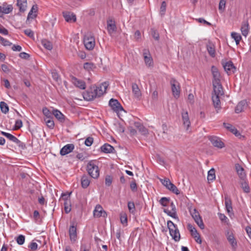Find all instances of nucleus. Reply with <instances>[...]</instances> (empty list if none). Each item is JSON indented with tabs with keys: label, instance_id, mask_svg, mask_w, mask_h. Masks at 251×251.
Returning a JSON list of instances; mask_svg holds the SVG:
<instances>
[{
	"label": "nucleus",
	"instance_id": "nucleus-26",
	"mask_svg": "<svg viewBox=\"0 0 251 251\" xmlns=\"http://www.w3.org/2000/svg\"><path fill=\"white\" fill-rule=\"evenodd\" d=\"M1 8L3 15V14H7L11 13L13 9L11 4H7V3H3L2 6H1Z\"/></svg>",
	"mask_w": 251,
	"mask_h": 251
},
{
	"label": "nucleus",
	"instance_id": "nucleus-21",
	"mask_svg": "<svg viewBox=\"0 0 251 251\" xmlns=\"http://www.w3.org/2000/svg\"><path fill=\"white\" fill-rule=\"evenodd\" d=\"M247 106V102L246 100H242L239 102L235 109V112L236 113H239L244 111Z\"/></svg>",
	"mask_w": 251,
	"mask_h": 251
},
{
	"label": "nucleus",
	"instance_id": "nucleus-60",
	"mask_svg": "<svg viewBox=\"0 0 251 251\" xmlns=\"http://www.w3.org/2000/svg\"><path fill=\"white\" fill-rule=\"evenodd\" d=\"M51 75L53 79L55 81H58L59 78L58 74L55 70H53L51 72Z\"/></svg>",
	"mask_w": 251,
	"mask_h": 251
},
{
	"label": "nucleus",
	"instance_id": "nucleus-7",
	"mask_svg": "<svg viewBox=\"0 0 251 251\" xmlns=\"http://www.w3.org/2000/svg\"><path fill=\"white\" fill-rule=\"evenodd\" d=\"M170 84L173 96L178 99L180 96V86L179 83L175 78H172L170 80Z\"/></svg>",
	"mask_w": 251,
	"mask_h": 251
},
{
	"label": "nucleus",
	"instance_id": "nucleus-37",
	"mask_svg": "<svg viewBox=\"0 0 251 251\" xmlns=\"http://www.w3.org/2000/svg\"><path fill=\"white\" fill-rule=\"evenodd\" d=\"M170 191H172L173 193L176 195H178L180 193L179 190L177 189V188L173 184L171 181L168 185V186L166 188Z\"/></svg>",
	"mask_w": 251,
	"mask_h": 251
},
{
	"label": "nucleus",
	"instance_id": "nucleus-38",
	"mask_svg": "<svg viewBox=\"0 0 251 251\" xmlns=\"http://www.w3.org/2000/svg\"><path fill=\"white\" fill-rule=\"evenodd\" d=\"M38 7L37 5H33L27 16V19L32 18L33 19L36 17V14H33V13H36L37 11Z\"/></svg>",
	"mask_w": 251,
	"mask_h": 251
},
{
	"label": "nucleus",
	"instance_id": "nucleus-48",
	"mask_svg": "<svg viewBox=\"0 0 251 251\" xmlns=\"http://www.w3.org/2000/svg\"><path fill=\"white\" fill-rule=\"evenodd\" d=\"M127 207L129 212L131 213H134L135 211V207L134 203L132 201H129L127 203Z\"/></svg>",
	"mask_w": 251,
	"mask_h": 251
},
{
	"label": "nucleus",
	"instance_id": "nucleus-42",
	"mask_svg": "<svg viewBox=\"0 0 251 251\" xmlns=\"http://www.w3.org/2000/svg\"><path fill=\"white\" fill-rule=\"evenodd\" d=\"M231 36L232 38L235 40L236 45H238L242 39L241 36L239 33L236 32H232Z\"/></svg>",
	"mask_w": 251,
	"mask_h": 251
},
{
	"label": "nucleus",
	"instance_id": "nucleus-54",
	"mask_svg": "<svg viewBox=\"0 0 251 251\" xmlns=\"http://www.w3.org/2000/svg\"><path fill=\"white\" fill-rule=\"evenodd\" d=\"M14 143H16L19 148H21L22 149H25L26 148L25 144L19 140L17 138Z\"/></svg>",
	"mask_w": 251,
	"mask_h": 251
},
{
	"label": "nucleus",
	"instance_id": "nucleus-9",
	"mask_svg": "<svg viewBox=\"0 0 251 251\" xmlns=\"http://www.w3.org/2000/svg\"><path fill=\"white\" fill-rule=\"evenodd\" d=\"M109 105L117 114L122 111H124L123 107L117 100L111 99L109 101Z\"/></svg>",
	"mask_w": 251,
	"mask_h": 251
},
{
	"label": "nucleus",
	"instance_id": "nucleus-50",
	"mask_svg": "<svg viewBox=\"0 0 251 251\" xmlns=\"http://www.w3.org/2000/svg\"><path fill=\"white\" fill-rule=\"evenodd\" d=\"M70 201H68L67 202H63L64 205L65 211L66 213H69L71 210Z\"/></svg>",
	"mask_w": 251,
	"mask_h": 251
},
{
	"label": "nucleus",
	"instance_id": "nucleus-17",
	"mask_svg": "<svg viewBox=\"0 0 251 251\" xmlns=\"http://www.w3.org/2000/svg\"><path fill=\"white\" fill-rule=\"evenodd\" d=\"M69 232L71 242H75L77 239L76 227L74 225L71 226L69 228Z\"/></svg>",
	"mask_w": 251,
	"mask_h": 251
},
{
	"label": "nucleus",
	"instance_id": "nucleus-27",
	"mask_svg": "<svg viewBox=\"0 0 251 251\" xmlns=\"http://www.w3.org/2000/svg\"><path fill=\"white\" fill-rule=\"evenodd\" d=\"M207 50L209 55L212 57H215L216 55V50L215 45L211 43H209L206 46Z\"/></svg>",
	"mask_w": 251,
	"mask_h": 251
},
{
	"label": "nucleus",
	"instance_id": "nucleus-28",
	"mask_svg": "<svg viewBox=\"0 0 251 251\" xmlns=\"http://www.w3.org/2000/svg\"><path fill=\"white\" fill-rule=\"evenodd\" d=\"M52 115L60 122H64L65 116L58 110L53 109L52 110Z\"/></svg>",
	"mask_w": 251,
	"mask_h": 251
},
{
	"label": "nucleus",
	"instance_id": "nucleus-4",
	"mask_svg": "<svg viewBox=\"0 0 251 251\" xmlns=\"http://www.w3.org/2000/svg\"><path fill=\"white\" fill-rule=\"evenodd\" d=\"M225 235L227 240L231 246L232 250L233 251H236L237 248V241L235 237L233 229H226L225 231Z\"/></svg>",
	"mask_w": 251,
	"mask_h": 251
},
{
	"label": "nucleus",
	"instance_id": "nucleus-20",
	"mask_svg": "<svg viewBox=\"0 0 251 251\" xmlns=\"http://www.w3.org/2000/svg\"><path fill=\"white\" fill-rule=\"evenodd\" d=\"M63 15L65 20L67 22H75L76 21L75 15L69 12H63Z\"/></svg>",
	"mask_w": 251,
	"mask_h": 251
},
{
	"label": "nucleus",
	"instance_id": "nucleus-35",
	"mask_svg": "<svg viewBox=\"0 0 251 251\" xmlns=\"http://www.w3.org/2000/svg\"><path fill=\"white\" fill-rule=\"evenodd\" d=\"M225 206L226 208V210L228 213H232V202L230 198L228 197H225Z\"/></svg>",
	"mask_w": 251,
	"mask_h": 251
},
{
	"label": "nucleus",
	"instance_id": "nucleus-63",
	"mask_svg": "<svg viewBox=\"0 0 251 251\" xmlns=\"http://www.w3.org/2000/svg\"><path fill=\"white\" fill-rule=\"evenodd\" d=\"M151 34L154 39H155L156 40H159V34L155 30H154V29L151 30Z\"/></svg>",
	"mask_w": 251,
	"mask_h": 251
},
{
	"label": "nucleus",
	"instance_id": "nucleus-44",
	"mask_svg": "<svg viewBox=\"0 0 251 251\" xmlns=\"http://www.w3.org/2000/svg\"><path fill=\"white\" fill-rule=\"evenodd\" d=\"M171 202V201H170V199L167 198L166 197H163L159 201L160 203L163 206H169V205L170 204Z\"/></svg>",
	"mask_w": 251,
	"mask_h": 251
},
{
	"label": "nucleus",
	"instance_id": "nucleus-36",
	"mask_svg": "<svg viewBox=\"0 0 251 251\" xmlns=\"http://www.w3.org/2000/svg\"><path fill=\"white\" fill-rule=\"evenodd\" d=\"M215 171L214 168L211 169L207 174V180L209 183L212 182L215 179Z\"/></svg>",
	"mask_w": 251,
	"mask_h": 251
},
{
	"label": "nucleus",
	"instance_id": "nucleus-1",
	"mask_svg": "<svg viewBox=\"0 0 251 251\" xmlns=\"http://www.w3.org/2000/svg\"><path fill=\"white\" fill-rule=\"evenodd\" d=\"M108 86V83L104 82L98 86H91L88 90L83 93V99L87 101H91L96 98L100 97L106 93Z\"/></svg>",
	"mask_w": 251,
	"mask_h": 251
},
{
	"label": "nucleus",
	"instance_id": "nucleus-16",
	"mask_svg": "<svg viewBox=\"0 0 251 251\" xmlns=\"http://www.w3.org/2000/svg\"><path fill=\"white\" fill-rule=\"evenodd\" d=\"M75 149L73 144H68L64 146L60 150V153L61 155H65L71 152Z\"/></svg>",
	"mask_w": 251,
	"mask_h": 251
},
{
	"label": "nucleus",
	"instance_id": "nucleus-19",
	"mask_svg": "<svg viewBox=\"0 0 251 251\" xmlns=\"http://www.w3.org/2000/svg\"><path fill=\"white\" fill-rule=\"evenodd\" d=\"M214 95L222 96L224 94L223 87L221 82H217V84L213 83Z\"/></svg>",
	"mask_w": 251,
	"mask_h": 251
},
{
	"label": "nucleus",
	"instance_id": "nucleus-40",
	"mask_svg": "<svg viewBox=\"0 0 251 251\" xmlns=\"http://www.w3.org/2000/svg\"><path fill=\"white\" fill-rule=\"evenodd\" d=\"M83 68L85 70L90 71L96 68V66L93 63L86 62L84 64Z\"/></svg>",
	"mask_w": 251,
	"mask_h": 251
},
{
	"label": "nucleus",
	"instance_id": "nucleus-62",
	"mask_svg": "<svg viewBox=\"0 0 251 251\" xmlns=\"http://www.w3.org/2000/svg\"><path fill=\"white\" fill-rule=\"evenodd\" d=\"M160 181L161 182L162 184L166 188L167 187V186H168V185L170 182V180H169V179L168 178L160 179Z\"/></svg>",
	"mask_w": 251,
	"mask_h": 251
},
{
	"label": "nucleus",
	"instance_id": "nucleus-14",
	"mask_svg": "<svg viewBox=\"0 0 251 251\" xmlns=\"http://www.w3.org/2000/svg\"><path fill=\"white\" fill-rule=\"evenodd\" d=\"M107 29L108 33L111 35L114 33L117 30L115 22L112 19H109L107 21Z\"/></svg>",
	"mask_w": 251,
	"mask_h": 251
},
{
	"label": "nucleus",
	"instance_id": "nucleus-61",
	"mask_svg": "<svg viewBox=\"0 0 251 251\" xmlns=\"http://www.w3.org/2000/svg\"><path fill=\"white\" fill-rule=\"evenodd\" d=\"M24 33L25 35L29 37H32L34 36L33 32L30 29H26L24 30Z\"/></svg>",
	"mask_w": 251,
	"mask_h": 251
},
{
	"label": "nucleus",
	"instance_id": "nucleus-46",
	"mask_svg": "<svg viewBox=\"0 0 251 251\" xmlns=\"http://www.w3.org/2000/svg\"><path fill=\"white\" fill-rule=\"evenodd\" d=\"M17 243L20 245H22L24 244L25 241V236L23 235H19L16 238Z\"/></svg>",
	"mask_w": 251,
	"mask_h": 251
},
{
	"label": "nucleus",
	"instance_id": "nucleus-30",
	"mask_svg": "<svg viewBox=\"0 0 251 251\" xmlns=\"http://www.w3.org/2000/svg\"><path fill=\"white\" fill-rule=\"evenodd\" d=\"M134 126L142 135H147L148 133V129L140 123L135 122Z\"/></svg>",
	"mask_w": 251,
	"mask_h": 251
},
{
	"label": "nucleus",
	"instance_id": "nucleus-45",
	"mask_svg": "<svg viewBox=\"0 0 251 251\" xmlns=\"http://www.w3.org/2000/svg\"><path fill=\"white\" fill-rule=\"evenodd\" d=\"M45 122L47 126L50 128L52 129L54 126V123L52 118H45Z\"/></svg>",
	"mask_w": 251,
	"mask_h": 251
},
{
	"label": "nucleus",
	"instance_id": "nucleus-49",
	"mask_svg": "<svg viewBox=\"0 0 251 251\" xmlns=\"http://www.w3.org/2000/svg\"><path fill=\"white\" fill-rule=\"evenodd\" d=\"M167 4L165 1H163L160 8V14L161 16H163L165 15L166 10Z\"/></svg>",
	"mask_w": 251,
	"mask_h": 251
},
{
	"label": "nucleus",
	"instance_id": "nucleus-55",
	"mask_svg": "<svg viewBox=\"0 0 251 251\" xmlns=\"http://www.w3.org/2000/svg\"><path fill=\"white\" fill-rule=\"evenodd\" d=\"M28 248L31 251H35L38 248V245L36 243L32 242L28 245Z\"/></svg>",
	"mask_w": 251,
	"mask_h": 251
},
{
	"label": "nucleus",
	"instance_id": "nucleus-2",
	"mask_svg": "<svg viewBox=\"0 0 251 251\" xmlns=\"http://www.w3.org/2000/svg\"><path fill=\"white\" fill-rule=\"evenodd\" d=\"M86 170L88 175L94 179H97L100 176V169L98 161L96 160L89 161L86 166Z\"/></svg>",
	"mask_w": 251,
	"mask_h": 251
},
{
	"label": "nucleus",
	"instance_id": "nucleus-43",
	"mask_svg": "<svg viewBox=\"0 0 251 251\" xmlns=\"http://www.w3.org/2000/svg\"><path fill=\"white\" fill-rule=\"evenodd\" d=\"M0 133L2 135H3L5 137H6V138H7L9 140L12 141L14 143V142L15 141V140H16V139L17 138V137H16L15 136H14L13 135L11 134L10 133H9L4 132V131H1L0 132Z\"/></svg>",
	"mask_w": 251,
	"mask_h": 251
},
{
	"label": "nucleus",
	"instance_id": "nucleus-18",
	"mask_svg": "<svg viewBox=\"0 0 251 251\" xmlns=\"http://www.w3.org/2000/svg\"><path fill=\"white\" fill-rule=\"evenodd\" d=\"M223 66L225 70L228 74L233 73L236 70V68L230 61L226 62L225 64H223Z\"/></svg>",
	"mask_w": 251,
	"mask_h": 251
},
{
	"label": "nucleus",
	"instance_id": "nucleus-29",
	"mask_svg": "<svg viewBox=\"0 0 251 251\" xmlns=\"http://www.w3.org/2000/svg\"><path fill=\"white\" fill-rule=\"evenodd\" d=\"M249 23L248 21H243L242 23L241 31L243 36L246 37L249 34Z\"/></svg>",
	"mask_w": 251,
	"mask_h": 251
},
{
	"label": "nucleus",
	"instance_id": "nucleus-59",
	"mask_svg": "<svg viewBox=\"0 0 251 251\" xmlns=\"http://www.w3.org/2000/svg\"><path fill=\"white\" fill-rule=\"evenodd\" d=\"M120 220L121 223L124 225H127V216L126 214H124L123 215H121L120 217Z\"/></svg>",
	"mask_w": 251,
	"mask_h": 251
},
{
	"label": "nucleus",
	"instance_id": "nucleus-34",
	"mask_svg": "<svg viewBox=\"0 0 251 251\" xmlns=\"http://www.w3.org/2000/svg\"><path fill=\"white\" fill-rule=\"evenodd\" d=\"M236 172L241 179H244L246 176L243 168L238 164L235 165Z\"/></svg>",
	"mask_w": 251,
	"mask_h": 251
},
{
	"label": "nucleus",
	"instance_id": "nucleus-53",
	"mask_svg": "<svg viewBox=\"0 0 251 251\" xmlns=\"http://www.w3.org/2000/svg\"><path fill=\"white\" fill-rule=\"evenodd\" d=\"M70 194H62L61 197L60 199V201H62L63 202H67L68 201H70Z\"/></svg>",
	"mask_w": 251,
	"mask_h": 251
},
{
	"label": "nucleus",
	"instance_id": "nucleus-23",
	"mask_svg": "<svg viewBox=\"0 0 251 251\" xmlns=\"http://www.w3.org/2000/svg\"><path fill=\"white\" fill-rule=\"evenodd\" d=\"M144 61L145 64L148 67H152L153 66V60L152 58L148 52H144L143 53Z\"/></svg>",
	"mask_w": 251,
	"mask_h": 251
},
{
	"label": "nucleus",
	"instance_id": "nucleus-15",
	"mask_svg": "<svg viewBox=\"0 0 251 251\" xmlns=\"http://www.w3.org/2000/svg\"><path fill=\"white\" fill-rule=\"evenodd\" d=\"M211 72H212V74L213 77V79L212 80V83H214L217 84V82H221V80H220L221 75H220V74L219 72L218 71L217 68L214 66H212Z\"/></svg>",
	"mask_w": 251,
	"mask_h": 251
},
{
	"label": "nucleus",
	"instance_id": "nucleus-8",
	"mask_svg": "<svg viewBox=\"0 0 251 251\" xmlns=\"http://www.w3.org/2000/svg\"><path fill=\"white\" fill-rule=\"evenodd\" d=\"M181 115L183 127L186 131L190 132L189 129L191 126V122L188 111L183 109L181 111Z\"/></svg>",
	"mask_w": 251,
	"mask_h": 251
},
{
	"label": "nucleus",
	"instance_id": "nucleus-13",
	"mask_svg": "<svg viewBox=\"0 0 251 251\" xmlns=\"http://www.w3.org/2000/svg\"><path fill=\"white\" fill-rule=\"evenodd\" d=\"M71 81L72 83L76 87L84 90L86 88V83L85 81L79 79L75 76L71 77Z\"/></svg>",
	"mask_w": 251,
	"mask_h": 251
},
{
	"label": "nucleus",
	"instance_id": "nucleus-22",
	"mask_svg": "<svg viewBox=\"0 0 251 251\" xmlns=\"http://www.w3.org/2000/svg\"><path fill=\"white\" fill-rule=\"evenodd\" d=\"M220 96L213 95L212 98L213 105L215 108L216 109V111L217 113L219 112V111L221 108V102L220 100Z\"/></svg>",
	"mask_w": 251,
	"mask_h": 251
},
{
	"label": "nucleus",
	"instance_id": "nucleus-5",
	"mask_svg": "<svg viewBox=\"0 0 251 251\" xmlns=\"http://www.w3.org/2000/svg\"><path fill=\"white\" fill-rule=\"evenodd\" d=\"M83 41L85 48L88 50L93 49L95 46V38L91 32H87L85 35Z\"/></svg>",
	"mask_w": 251,
	"mask_h": 251
},
{
	"label": "nucleus",
	"instance_id": "nucleus-56",
	"mask_svg": "<svg viewBox=\"0 0 251 251\" xmlns=\"http://www.w3.org/2000/svg\"><path fill=\"white\" fill-rule=\"evenodd\" d=\"M93 138L91 137H89L85 139V145L87 147H90L93 143Z\"/></svg>",
	"mask_w": 251,
	"mask_h": 251
},
{
	"label": "nucleus",
	"instance_id": "nucleus-57",
	"mask_svg": "<svg viewBox=\"0 0 251 251\" xmlns=\"http://www.w3.org/2000/svg\"><path fill=\"white\" fill-rule=\"evenodd\" d=\"M130 188L132 192H137V184L135 181H133L130 183Z\"/></svg>",
	"mask_w": 251,
	"mask_h": 251
},
{
	"label": "nucleus",
	"instance_id": "nucleus-3",
	"mask_svg": "<svg viewBox=\"0 0 251 251\" xmlns=\"http://www.w3.org/2000/svg\"><path fill=\"white\" fill-rule=\"evenodd\" d=\"M167 226L169 229L170 234L172 238L176 242L179 241L180 239V235L177 226L171 221H169L167 222Z\"/></svg>",
	"mask_w": 251,
	"mask_h": 251
},
{
	"label": "nucleus",
	"instance_id": "nucleus-33",
	"mask_svg": "<svg viewBox=\"0 0 251 251\" xmlns=\"http://www.w3.org/2000/svg\"><path fill=\"white\" fill-rule=\"evenodd\" d=\"M90 183V180L89 177L86 176L84 175L81 177V186L83 188H87Z\"/></svg>",
	"mask_w": 251,
	"mask_h": 251
},
{
	"label": "nucleus",
	"instance_id": "nucleus-64",
	"mask_svg": "<svg viewBox=\"0 0 251 251\" xmlns=\"http://www.w3.org/2000/svg\"><path fill=\"white\" fill-rule=\"evenodd\" d=\"M23 126L22 121L21 120H18L15 122V128L19 129Z\"/></svg>",
	"mask_w": 251,
	"mask_h": 251
},
{
	"label": "nucleus",
	"instance_id": "nucleus-58",
	"mask_svg": "<svg viewBox=\"0 0 251 251\" xmlns=\"http://www.w3.org/2000/svg\"><path fill=\"white\" fill-rule=\"evenodd\" d=\"M112 182V178L111 176H106L105 179V185L107 186H109L111 185Z\"/></svg>",
	"mask_w": 251,
	"mask_h": 251
},
{
	"label": "nucleus",
	"instance_id": "nucleus-6",
	"mask_svg": "<svg viewBox=\"0 0 251 251\" xmlns=\"http://www.w3.org/2000/svg\"><path fill=\"white\" fill-rule=\"evenodd\" d=\"M190 213L195 222L201 229H203L205 227L201 217L200 216L199 212L196 208H191Z\"/></svg>",
	"mask_w": 251,
	"mask_h": 251
},
{
	"label": "nucleus",
	"instance_id": "nucleus-47",
	"mask_svg": "<svg viewBox=\"0 0 251 251\" xmlns=\"http://www.w3.org/2000/svg\"><path fill=\"white\" fill-rule=\"evenodd\" d=\"M43 113L44 115L46 117V118H52V112H51L50 110L47 107L43 108Z\"/></svg>",
	"mask_w": 251,
	"mask_h": 251
},
{
	"label": "nucleus",
	"instance_id": "nucleus-11",
	"mask_svg": "<svg viewBox=\"0 0 251 251\" xmlns=\"http://www.w3.org/2000/svg\"><path fill=\"white\" fill-rule=\"evenodd\" d=\"M163 211L172 218L176 217V206L173 201L171 202L168 208L164 209Z\"/></svg>",
	"mask_w": 251,
	"mask_h": 251
},
{
	"label": "nucleus",
	"instance_id": "nucleus-39",
	"mask_svg": "<svg viewBox=\"0 0 251 251\" xmlns=\"http://www.w3.org/2000/svg\"><path fill=\"white\" fill-rule=\"evenodd\" d=\"M41 43L45 48L49 50H50L52 49V45L51 43L47 40H43Z\"/></svg>",
	"mask_w": 251,
	"mask_h": 251
},
{
	"label": "nucleus",
	"instance_id": "nucleus-41",
	"mask_svg": "<svg viewBox=\"0 0 251 251\" xmlns=\"http://www.w3.org/2000/svg\"><path fill=\"white\" fill-rule=\"evenodd\" d=\"M0 108L1 112L4 114L7 113L9 111L8 105L4 101L0 102Z\"/></svg>",
	"mask_w": 251,
	"mask_h": 251
},
{
	"label": "nucleus",
	"instance_id": "nucleus-32",
	"mask_svg": "<svg viewBox=\"0 0 251 251\" xmlns=\"http://www.w3.org/2000/svg\"><path fill=\"white\" fill-rule=\"evenodd\" d=\"M26 0H17V5L20 12H23L26 10Z\"/></svg>",
	"mask_w": 251,
	"mask_h": 251
},
{
	"label": "nucleus",
	"instance_id": "nucleus-25",
	"mask_svg": "<svg viewBox=\"0 0 251 251\" xmlns=\"http://www.w3.org/2000/svg\"><path fill=\"white\" fill-rule=\"evenodd\" d=\"M224 126L225 128L231 131L236 136H239L240 135L237 129L231 124L224 123Z\"/></svg>",
	"mask_w": 251,
	"mask_h": 251
},
{
	"label": "nucleus",
	"instance_id": "nucleus-12",
	"mask_svg": "<svg viewBox=\"0 0 251 251\" xmlns=\"http://www.w3.org/2000/svg\"><path fill=\"white\" fill-rule=\"evenodd\" d=\"M94 217L100 218V217H106L107 216L106 212L103 210L102 206L100 204H97L93 211Z\"/></svg>",
	"mask_w": 251,
	"mask_h": 251
},
{
	"label": "nucleus",
	"instance_id": "nucleus-51",
	"mask_svg": "<svg viewBox=\"0 0 251 251\" xmlns=\"http://www.w3.org/2000/svg\"><path fill=\"white\" fill-rule=\"evenodd\" d=\"M241 187L245 193L250 192V187L246 181H243L241 183Z\"/></svg>",
	"mask_w": 251,
	"mask_h": 251
},
{
	"label": "nucleus",
	"instance_id": "nucleus-31",
	"mask_svg": "<svg viewBox=\"0 0 251 251\" xmlns=\"http://www.w3.org/2000/svg\"><path fill=\"white\" fill-rule=\"evenodd\" d=\"M132 90L135 98L139 99L141 96V93L138 86L136 83H133L132 85Z\"/></svg>",
	"mask_w": 251,
	"mask_h": 251
},
{
	"label": "nucleus",
	"instance_id": "nucleus-10",
	"mask_svg": "<svg viewBox=\"0 0 251 251\" xmlns=\"http://www.w3.org/2000/svg\"><path fill=\"white\" fill-rule=\"evenodd\" d=\"M208 140L213 146L219 149H222L225 147V144L222 141L221 139L215 136H209L208 137Z\"/></svg>",
	"mask_w": 251,
	"mask_h": 251
},
{
	"label": "nucleus",
	"instance_id": "nucleus-52",
	"mask_svg": "<svg viewBox=\"0 0 251 251\" xmlns=\"http://www.w3.org/2000/svg\"><path fill=\"white\" fill-rule=\"evenodd\" d=\"M226 0H220L219 4V10L221 11L222 12L224 11L226 7Z\"/></svg>",
	"mask_w": 251,
	"mask_h": 251
},
{
	"label": "nucleus",
	"instance_id": "nucleus-24",
	"mask_svg": "<svg viewBox=\"0 0 251 251\" xmlns=\"http://www.w3.org/2000/svg\"><path fill=\"white\" fill-rule=\"evenodd\" d=\"M101 151L105 153H113L115 149L109 144H104L100 147Z\"/></svg>",
	"mask_w": 251,
	"mask_h": 251
}]
</instances>
